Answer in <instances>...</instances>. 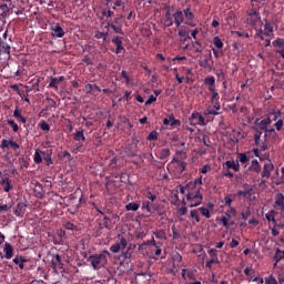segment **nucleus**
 Segmentation results:
<instances>
[{
  "instance_id": "f257e3e1",
  "label": "nucleus",
  "mask_w": 284,
  "mask_h": 284,
  "mask_svg": "<svg viewBox=\"0 0 284 284\" xmlns=\"http://www.w3.org/2000/svg\"><path fill=\"white\" fill-rule=\"evenodd\" d=\"M118 237L119 241L110 246V252H112V254H119V252H121L118 256L119 261L123 258L124 262L130 263L133 256V253L130 251L132 250V244L128 246V239L121 234H119Z\"/></svg>"
},
{
  "instance_id": "f03ea898",
  "label": "nucleus",
  "mask_w": 284,
  "mask_h": 284,
  "mask_svg": "<svg viewBox=\"0 0 284 284\" xmlns=\"http://www.w3.org/2000/svg\"><path fill=\"white\" fill-rule=\"evenodd\" d=\"M185 159H187L185 152L176 151L175 156L172 159L168 166L169 172H173L174 174H183L186 168Z\"/></svg>"
},
{
  "instance_id": "7ed1b4c3",
  "label": "nucleus",
  "mask_w": 284,
  "mask_h": 284,
  "mask_svg": "<svg viewBox=\"0 0 284 284\" xmlns=\"http://www.w3.org/2000/svg\"><path fill=\"white\" fill-rule=\"evenodd\" d=\"M110 252L104 250L99 254L90 255L88 257V262L91 264L93 270L99 271L101 267H105L108 265V258H110Z\"/></svg>"
},
{
  "instance_id": "20e7f679",
  "label": "nucleus",
  "mask_w": 284,
  "mask_h": 284,
  "mask_svg": "<svg viewBox=\"0 0 284 284\" xmlns=\"http://www.w3.org/2000/svg\"><path fill=\"white\" fill-rule=\"evenodd\" d=\"M186 201L190 203V207H199L203 203V195L199 192V187H195L194 191L186 194Z\"/></svg>"
},
{
  "instance_id": "39448f33",
  "label": "nucleus",
  "mask_w": 284,
  "mask_h": 284,
  "mask_svg": "<svg viewBox=\"0 0 284 284\" xmlns=\"http://www.w3.org/2000/svg\"><path fill=\"white\" fill-rule=\"evenodd\" d=\"M247 14H248L247 23L252 26V28H255L256 30V26L261 23V14L258 13V11H256V9H251L247 12Z\"/></svg>"
},
{
  "instance_id": "423d86ee",
  "label": "nucleus",
  "mask_w": 284,
  "mask_h": 284,
  "mask_svg": "<svg viewBox=\"0 0 284 284\" xmlns=\"http://www.w3.org/2000/svg\"><path fill=\"white\" fill-rule=\"evenodd\" d=\"M209 256H210V260L206 261L205 267L207 270H212V265H214V264L219 265V263H220V261H219V251H216V248H210L209 250Z\"/></svg>"
},
{
  "instance_id": "0eeeda50",
  "label": "nucleus",
  "mask_w": 284,
  "mask_h": 284,
  "mask_svg": "<svg viewBox=\"0 0 284 284\" xmlns=\"http://www.w3.org/2000/svg\"><path fill=\"white\" fill-rule=\"evenodd\" d=\"M256 37H258L260 39H264L263 34H265L266 37H272V34H274V24L265 22L264 33L262 29H256Z\"/></svg>"
},
{
  "instance_id": "6e6552de",
  "label": "nucleus",
  "mask_w": 284,
  "mask_h": 284,
  "mask_svg": "<svg viewBox=\"0 0 284 284\" xmlns=\"http://www.w3.org/2000/svg\"><path fill=\"white\" fill-rule=\"evenodd\" d=\"M239 196H244V199H247L248 201H254L256 196H254V189L252 186H246L244 190L239 191Z\"/></svg>"
},
{
  "instance_id": "1a4fd4ad",
  "label": "nucleus",
  "mask_w": 284,
  "mask_h": 284,
  "mask_svg": "<svg viewBox=\"0 0 284 284\" xmlns=\"http://www.w3.org/2000/svg\"><path fill=\"white\" fill-rule=\"evenodd\" d=\"M52 32L51 36L54 39H62V37H65V31H63V28H61V24L55 23L52 28H51Z\"/></svg>"
},
{
  "instance_id": "9d476101",
  "label": "nucleus",
  "mask_w": 284,
  "mask_h": 284,
  "mask_svg": "<svg viewBox=\"0 0 284 284\" xmlns=\"http://www.w3.org/2000/svg\"><path fill=\"white\" fill-rule=\"evenodd\" d=\"M191 125H205V118L200 113H192L190 118Z\"/></svg>"
},
{
  "instance_id": "9b49d317",
  "label": "nucleus",
  "mask_w": 284,
  "mask_h": 284,
  "mask_svg": "<svg viewBox=\"0 0 284 284\" xmlns=\"http://www.w3.org/2000/svg\"><path fill=\"white\" fill-rule=\"evenodd\" d=\"M219 110H221V103L215 102V104L213 105H209L205 110H204V114L207 115H212V116H216L219 115Z\"/></svg>"
},
{
  "instance_id": "f8f14e48",
  "label": "nucleus",
  "mask_w": 284,
  "mask_h": 284,
  "mask_svg": "<svg viewBox=\"0 0 284 284\" xmlns=\"http://www.w3.org/2000/svg\"><path fill=\"white\" fill-rule=\"evenodd\" d=\"M274 170V164L268 160L267 163L264 164L262 171V179H270L272 171Z\"/></svg>"
},
{
  "instance_id": "ddd939ff",
  "label": "nucleus",
  "mask_w": 284,
  "mask_h": 284,
  "mask_svg": "<svg viewBox=\"0 0 284 284\" xmlns=\"http://www.w3.org/2000/svg\"><path fill=\"white\" fill-rule=\"evenodd\" d=\"M85 92L87 94H93L94 97H99L101 88H99V85L97 84H87Z\"/></svg>"
},
{
  "instance_id": "4468645a",
  "label": "nucleus",
  "mask_w": 284,
  "mask_h": 284,
  "mask_svg": "<svg viewBox=\"0 0 284 284\" xmlns=\"http://www.w3.org/2000/svg\"><path fill=\"white\" fill-rule=\"evenodd\" d=\"M0 185H2L3 192H10L14 187L10 178H1Z\"/></svg>"
},
{
  "instance_id": "2eb2a0df",
  "label": "nucleus",
  "mask_w": 284,
  "mask_h": 284,
  "mask_svg": "<svg viewBox=\"0 0 284 284\" xmlns=\"http://www.w3.org/2000/svg\"><path fill=\"white\" fill-rule=\"evenodd\" d=\"M10 50H11L10 44H8L6 40L1 39V36H0V54H8V57H10Z\"/></svg>"
},
{
  "instance_id": "dca6fc26",
  "label": "nucleus",
  "mask_w": 284,
  "mask_h": 284,
  "mask_svg": "<svg viewBox=\"0 0 284 284\" xmlns=\"http://www.w3.org/2000/svg\"><path fill=\"white\" fill-rule=\"evenodd\" d=\"M164 125H170L171 128H174V125H181V121L174 119V115H169L168 118L163 119Z\"/></svg>"
},
{
  "instance_id": "f3484780",
  "label": "nucleus",
  "mask_w": 284,
  "mask_h": 284,
  "mask_svg": "<svg viewBox=\"0 0 284 284\" xmlns=\"http://www.w3.org/2000/svg\"><path fill=\"white\" fill-rule=\"evenodd\" d=\"M173 18L175 26L179 28V26H181V23H183L185 20V14H183V11L178 10L174 12Z\"/></svg>"
},
{
  "instance_id": "a211bd4d",
  "label": "nucleus",
  "mask_w": 284,
  "mask_h": 284,
  "mask_svg": "<svg viewBox=\"0 0 284 284\" xmlns=\"http://www.w3.org/2000/svg\"><path fill=\"white\" fill-rule=\"evenodd\" d=\"M3 252H4V258H7V260H10V258H12V256H14V248L8 242L4 244Z\"/></svg>"
},
{
  "instance_id": "6ab92c4d",
  "label": "nucleus",
  "mask_w": 284,
  "mask_h": 284,
  "mask_svg": "<svg viewBox=\"0 0 284 284\" xmlns=\"http://www.w3.org/2000/svg\"><path fill=\"white\" fill-rule=\"evenodd\" d=\"M50 83H49V87L48 88H54V90H59V83H61L62 81H65V77H60V78H54V77H51L50 79Z\"/></svg>"
},
{
  "instance_id": "aec40b11",
  "label": "nucleus",
  "mask_w": 284,
  "mask_h": 284,
  "mask_svg": "<svg viewBox=\"0 0 284 284\" xmlns=\"http://www.w3.org/2000/svg\"><path fill=\"white\" fill-rule=\"evenodd\" d=\"M268 125H272V119L266 118L258 122L257 126L260 130H263L264 132H267Z\"/></svg>"
},
{
  "instance_id": "412c9836",
  "label": "nucleus",
  "mask_w": 284,
  "mask_h": 284,
  "mask_svg": "<svg viewBox=\"0 0 284 284\" xmlns=\"http://www.w3.org/2000/svg\"><path fill=\"white\" fill-rule=\"evenodd\" d=\"M275 205L280 207L281 212H284V195L283 193L276 194Z\"/></svg>"
},
{
  "instance_id": "4be33fe9",
  "label": "nucleus",
  "mask_w": 284,
  "mask_h": 284,
  "mask_svg": "<svg viewBox=\"0 0 284 284\" xmlns=\"http://www.w3.org/2000/svg\"><path fill=\"white\" fill-rule=\"evenodd\" d=\"M190 219L192 220V223L196 225V223H201V216L199 215L197 210H191L190 211Z\"/></svg>"
},
{
  "instance_id": "5701e85b",
  "label": "nucleus",
  "mask_w": 284,
  "mask_h": 284,
  "mask_svg": "<svg viewBox=\"0 0 284 284\" xmlns=\"http://www.w3.org/2000/svg\"><path fill=\"white\" fill-rule=\"evenodd\" d=\"M202 184H203V176H200L194 182L189 183V185H194V186H191L192 192H194V190H196V187H199V192H201Z\"/></svg>"
},
{
  "instance_id": "b1692460",
  "label": "nucleus",
  "mask_w": 284,
  "mask_h": 284,
  "mask_svg": "<svg viewBox=\"0 0 284 284\" xmlns=\"http://www.w3.org/2000/svg\"><path fill=\"white\" fill-rule=\"evenodd\" d=\"M13 263L18 265L21 270H23L24 264L28 263V260L23 258V256H16L13 258Z\"/></svg>"
},
{
  "instance_id": "393cba45",
  "label": "nucleus",
  "mask_w": 284,
  "mask_h": 284,
  "mask_svg": "<svg viewBox=\"0 0 284 284\" xmlns=\"http://www.w3.org/2000/svg\"><path fill=\"white\" fill-rule=\"evenodd\" d=\"M13 116L20 121V123H28V120L21 115V111H19V106H16L13 111Z\"/></svg>"
},
{
  "instance_id": "a878e982",
  "label": "nucleus",
  "mask_w": 284,
  "mask_h": 284,
  "mask_svg": "<svg viewBox=\"0 0 284 284\" xmlns=\"http://www.w3.org/2000/svg\"><path fill=\"white\" fill-rule=\"evenodd\" d=\"M182 278H184V281H185V278H189V281H194V273L187 268H183L182 270Z\"/></svg>"
},
{
  "instance_id": "bb28decb",
  "label": "nucleus",
  "mask_w": 284,
  "mask_h": 284,
  "mask_svg": "<svg viewBox=\"0 0 284 284\" xmlns=\"http://www.w3.org/2000/svg\"><path fill=\"white\" fill-rule=\"evenodd\" d=\"M225 165L229 170H234L235 172H239L240 170V165L239 162H234V161H226Z\"/></svg>"
},
{
  "instance_id": "cd10ccee",
  "label": "nucleus",
  "mask_w": 284,
  "mask_h": 284,
  "mask_svg": "<svg viewBox=\"0 0 284 284\" xmlns=\"http://www.w3.org/2000/svg\"><path fill=\"white\" fill-rule=\"evenodd\" d=\"M8 12H10L8 4L0 6V19H6V17H8Z\"/></svg>"
},
{
  "instance_id": "c85d7f7f",
  "label": "nucleus",
  "mask_w": 284,
  "mask_h": 284,
  "mask_svg": "<svg viewBox=\"0 0 284 284\" xmlns=\"http://www.w3.org/2000/svg\"><path fill=\"white\" fill-rule=\"evenodd\" d=\"M59 265H61V255L55 254V255H53L51 266L53 267V270H57V267H59Z\"/></svg>"
},
{
  "instance_id": "c756f323",
  "label": "nucleus",
  "mask_w": 284,
  "mask_h": 284,
  "mask_svg": "<svg viewBox=\"0 0 284 284\" xmlns=\"http://www.w3.org/2000/svg\"><path fill=\"white\" fill-rule=\"evenodd\" d=\"M232 219V215L229 213H224L221 217V222L224 225V227H230V220Z\"/></svg>"
},
{
  "instance_id": "7c9ffc66",
  "label": "nucleus",
  "mask_w": 284,
  "mask_h": 284,
  "mask_svg": "<svg viewBox=\"0 0 284 284\" xmlns=\"http://www.w3.org/2000/svg\"><path fill=\"white\" fill-rule=\"evenodd\" d=\"M108 28H111L115 34H123V29L121 26L113 24L112 22H108Z\"/></svg>"
},
{
  "instance_id": "2f4dec72",
  "label": "nucleus",
  "mask_w": 284,
  "mask_h": 284,
  "mask_svg": "<svg viewBox=\"0 0 284 284\" xmlns=\"http://www.w3.org/2000/svg\"><path fill=\"white\" fill-rule=\"evenodd\" d=\"M151 203H150V201H148V200H143L142 201V210L144 211V212H148V214H152V207H151Z\"/></svg>"
},
{
  "instance_id": "473e14b6",
  "label": "nucleus",
  "mask_w": 284,
  "mask_h": 284,
  "mask_svg": "<svg viewBox=\"0 0 284 284\" xmlns=\"http://www.w3.org/2000/svg\"><path fill=\"white\" fill-rule=\"evenodd\" d=\"M139 207H141V204H139V203H129L125 205L126 212H136V210H139Z\"/></svg>"
},
{
  "instance_id": "72a5a7b5",
  "label": "nucleus",
  "mask_w": 284,
  "mask_h": 284,
  "mask_svg": "<svg viewBox=\"0 0 284 284\" xmlns=\"http://www.w3.org/2000/svg\"><path fill=\"white\" fill-rule=\"evenodd\" d=\"M192 187H194V184H186L185 186H180V192L181 194H185V196H187V194L192 192Z\"/></svg>"
},
{
  "instance_id": "f704fd0d",
  "label": "nucleus",
  "mask_w": 284,
  "mask_h": 284,
  "mask_svg": "<svg viewBox=\"0 0 284 284\" xmlns=\"http://www.w3.org/2000/svg\"><path fill=\"white\" fill-rule=\"evenodd\" d=\"M170 154H171L170 149H162L159 152V159H161V161H165V159H168Z\"/></svg>"
},
{
  "instance_id": "c9c22d12",
  "label": "nucleus",
  "mask_w": 284,
  "mask_h": 284,
  "mask_svg": "<svg viewBox=\"0 0 284 284\" xmlns=\"http://www.w3.org/2000/svg\"><path fill=\"white\" fill-rule=\"evenodd\" d=\"M192 48L195 50V52H203V44H201V41L199 40L192 42Z\"/></svg>"
},
{
  "instance_id": "e433bc0d",
  "label": "nucleus",
  "mask_w": 284,
  "mask_h": 284,
  "mask_svg": "<svg viewBox=\"0 0 284 284\" xmlns=\"http://www.w3.org/2000/svg\"><path fill=\"white\" fill-rule=\"evenodd\" d=\"M23 210H26V204L19 203L14 210L16 216H21V214H23Z\"/></svg>"
},
{
  "instance_id": "4c0bfd02",
  "label": "nucleus",
  "mask_w": 284,
  "mask_h": 284,
  "mask_svg": "<svg viewBox=\"0 0 284 284\" xmlns=\"http://www.w3.org/2000/svg\"><path fill=\"white\" fill-rule=\"evenodd\" d=\"M213 43H214V45L217 47L219 50H223V41L221 40V38L219 36H215L213 38Z\"/></svg>"
},
{
  "instance_id": "58836bf2",
  "label": "nucleus",
  "mask_w": 284,
  "mask_h": 284,
  "mask_svg": "<svg viewBox=\"0 0 284 284\" xmlns=\"http://www.w3.org/2000/svg\"><path fill=\"white\" fill-rule=\"evenodd\" d=\"M204 85H216V79H214V77H206L204 79Z\"/></svg>"
},
{
  "instance_id": "ea45409f",
  "label": "nucleus",
  "mask_w": 284,
  "mask_h": 284,
  "mask_svg": "<svg viewBox=\"0 0 284 284\" xmlns=\"http://www.w3.org/2000/svg\"><path fill=\"white\" fill-rule=\"evenodd\" d=\"M155 236L156 239H160L161 241H165V239H168V235L165 234V231L163 230H158L155 231Z\"/></svg>"
},
{
  "instance_id": "a19ab883",
  "label": "nucleus",
  "mask_w": 284,
  "mask_h": 284,
  "mask_svg": "<svg viewBox=\"0 0 284 284\" xmlns=\"http://www.w3.org/2000/svg\"><path fill=\"white\" fill-rule=\"evenodd\" d=\"M74 141H85V135L83 134V131H78L73 135Z\"/></svg>"
},
{
  "instance_id": "79ce46f5",
  "label": "nucleus",
  "mask_w": 284,
  "mask_h": 284,
  "mask_svg": "<svg viewBox=\"0 0 284 284\" xmlns=\"http://www.w3.org/2000/svg\"><path fill=\"white\" fill-rule=\"evenodd\" d=\"M178 34L181 37L182 41H187V39H190V32L185 30H180Z\"/></svg>"
},
{
  "instance_id": "37998d69",
  "label": "nucleus",
  "mask_w": 284,
  "mask_h": 284,
  "mask_svg": "<svg viewBox=\"0 0 284 284\" xmlns=\"http://www.w3.org/2000/svg\"><path fill=\"white\" fill-rule=\"evenodd\" d=\"M7 123L12 128L13 132H19V124H17L14 120H7Z\"/></svg>"
},
{
  "instance_id": "c03bdc74",
  "label": "nucleus",
  "mask_w": 284,
  "mask_h": 284,
  "mask_svg": "<svg viewBox=\"0 0 284 284\" xmlns=\"http://www.w3.org/2000/svg\"><path fill=\"white\" fill-rule=\"evenodd\" d=\"M239 161L242 164H245L250 161V158H247V154L245 153H239Z\"/></svg>"
},
{
  "instance_id": "a18cd8bd",
  "label": "nucleus",
  "mask_w": 284,
  "mask_h": 284,
  "mask_svg": "<svg viewBox=\"0 0 284 284\" xmlns=\"http://www.w3.org/2000/svg\"><path fill=\"white\" fill-rule=\"evenodd\" d=\"M165 26L166 28H170L173 26L174 21L172 20V17L170 16V12L165 14Z\"/></svg>"
},
{
  "instance_id": "49530a36",
  "label": "nucleus",
  "mask_w": 284,
  "mask_h": 284,
  "mask_svg": "<svg viewBox=\"0 0 284 284\" xmlns=\"http://www.w3.org/2000/svg\"><path fill=\"white\" fill-rule=\"evenodd\" d=\"M33 161L37 164L43 163V159L41 158V153H39V150H36Z\"/></svg>"
},
{
  "instance_id": "de8ad7c7",
  "label": "nucleus",
  "mask_w": 284,
  "mask_h": 284,
  "mask_svg": "<svg viewBox=\"0 0 284 284\" xmlns=\"http://www.w3.org/2000/svg\"><path fill=\"white\" fill-rule=\"evenodd\" d=\"M159 139V132L156 131H151L150 134L148 135V141H156Z\"/></svg>"
},
{
  "instance_id": "09e8293b",
  "label": "nucleus",
  "mask_w": 284,
  "mask_h": 284,
  "mask_svg": "<svg viewBox=\"0 0 284 284\" xmlns=\"http://www.w3.org/2000/svg\"><path fill=\"white\" fill-rule=\"evenodd\" d=\"M273 45H275V48H280L283 49L284 48V40L281 39V38H277L274 42H273Z\"/></svg>"
},
{
  "instance_id": "8fccbe9b",
  "label": "nucleus",
  "mask_w": 284,
  "mask_h": 284,
  "mask_svg": "<svg viewBox=\"0 0 284 284\" xmlns=\"http://www.w3.org/2000/svg\"><path fill=\"white\" fill-rule=\"evenodd\" d=\"M199 210H200L202 216H205V219H210V216H211L210 209L201 206Z\"/></svg>"
},
{
  "instance_id": "3c124183",
  "label": "nucleus",
  "mask_w": 284,
  "mask_h": 284,
  "mask_svg": "<svg viewBox=\"0 0 284 284\" xmlns=\"http://www.w3.org/2000/svg\"><path fill=\"white\" fill-rule=\"evenodd\" d=\"M261 136H263V132H261V131H257V132L254 134L255 145H261Z\"/></svg>"
},
{
  "instance_id": "603ef678",
  "label": "nucleus",
  "mask_w": 284,
  "mask_h": 284,
  "mask_svg": "<svg viewBox=\"0 0 284 284\" xmlns=\"http://www.w3.org/2000/svg\"><path fill=\"white\" fill-rule=\"evenodd\" d=\"M220 99H221V97L219 95V92H217V91H215V92L212 93L211 102H212L213 104L219 103V100H220Z\"/></svg>"
},
{
  "instance_id": "864d4df0",
  "label": "nucleus",
  "mask_w": 284,
  "mask_h": 284,
  "mask_svg": "<svg viewBox=\"0 0 284 284\" xmlns=\"http://www.w3.org/2000/svg\"><path fill=\"white\" fill-rule=\"evenodd\" d=\"M283 258H284V251L276 248V255H275L276 263H278V261H281Z\"/></svg>"
},
{
  "instance_id": "5fc2aeb1",
  "label": "nucleus",
  "mask_w": 284,
  "mask_h": 284,
  "mask_svg": "<svg viewBox=\"0 0 284 284\" xmlns=\"http://www.w3.org/2000/svg\"><path fill=\"white\" fill-rule=\"evenodd\" d=\"M184 14H185V17H186V19H187L189 21H192V19H194V13H192V11H190V8H186V9L184 10Z\"/></svg>"
},
{
  "instance_id": "6e6d98bb",
  "label": "nucleus",
  "mask_w": 284,
  "mask_h": 284,
  "mask_svg": "<svg viewBox=\"0 0 284 284\" xmlns=\"http://www.w3.org/2000/svg\"><path fill=\"white\" fill-rule=\"evenodd\" d=\"M252 169H253L255 172H261V165H258V161H257V160H253V161H252Z\"/></svg>"
},
{
  "instance_id": "4d7b16f0",
  "label": "nucleus",
  "mask_w": 284,
  "mask_h": 284,
  "mask_svg": "<svg viewBox=\"0 0 284 284\" xmlns=\"http://www.w3.org/2000/svg\"><path fill=\"white\" fill-rule=\"evenodd\" d=\"M146 199H149V201H151L152 203H154V201H156V194L152 193V191H149L146 193Z\"/></svg>"
},
{
  "instance_id": "13d9d810",
  "label": "nucleus",
  "mask_w": 284,
  "mask_h": 284,
  "mask_svg": "<svg viewBox=\"0 0 284 284\" xmlns=\"http://www.w3.org/2000/svg\"><path fill=\"white\" fill-rule=\"evenodd\" d=\"M1 150H6L7 148H10V140L3 139L0 144Z\"/></svg>"
},
{
  "instance_id": "bf43d9fd",
  "label": "nucleus",
  "mask_w": 284,
  "mask_h": 284,
  "mask_svg": "<svg viewBox=\"0 0 284 284\" xmlns=\"http://www.w3.org/2000/svg\"><path fill=\"white\" fill-rule=\"evenodd\" d=\"M266 221H272L273 223H276V217H274V212L265 214Z\"/></svg>"
},
{
  "instance_id": "052dcab7",
  "label": "nucleus",
  "mask_w": 284,
  "mask_h": 284,
  "mask_svg": "<svg viewBox=\"0 0 284 284\" xmlns=\"http://www.w3.org/2000/svg\"><path fill=\"white\" fill-rule=\"evenodd\" d=\"M40 129L43 130L44 132H49L50 131V124H48V122L43 121L40 124Z\"/></svg>"
},
{
  "instance_id": "680f3d73",
  "label": "nucleus",
  "mask_w": 284,
  "mask_h": 284,
  "mask_svg": "<svg viewBox=\"0 0 284 284\" xmlns=\"http://www.w3.org/2000/svg\"><path fill=\"white\" fill-rule=\"evenodd\" d=\"M156 102V95H150L145 101V105H152V103Z\"/></svg>"
},
{
  "instance_id": "e2e57ef3",
  "label": "nucleus",
  "mask_w": 284,
  "mask_h": 284,
  "mask_svg": "<svg viewBox=\"0 0 284 284\" xmlns=\"http://www.w3.org/2000/svg\"><path fill=\"white\" fill-rule=\"evenodd\" d=\"M216 77L221 80V81H225V72L223 70H217L216 71Z\"/></svg>"
},
{
  "instance_id": "0e129e2a",
  "label": "nucleus",
  "mask_w": 284,
  "mask_h": 284,
  "mask_svg": "<svg viewBox=\"0 0 284 284\" xmlns=\"http://www.w3.org/2000/svg\"><path fill=\"white\" fill-rule=\"evenodd\" d=\"M178 214L180 216H185V214H187V209L185 206L179 207L178 209Z\"/></svg>"
},
{
  "instance_id": "69168bd1",
  "label": "nucleus",
  "mask_w": 284,
  "mask_h": 284,
  "mask_svg": "<svg viewBox=\"0 0 284 284\" xmlns=\"http://www.w3.org/2000/svg\"><path fill=\"white\" fill-rule=\"evenodd\" d=\"M112 43H114V45H123V41L121 40L120 37H115L112 39Z\"/></svg>"
},
{
  "instance_id": "338daca9",
  "label": "nucleus",
  "mask_w": 284,
  "mask_h": 284,
  "mask_svg": "<svg viewBox=\"0 0 284 284\" xmlns=\"http://www.w3.org/2000/svg\"><path fill=\"white\" fill-rule=\"evenodd\" d=\"M95 39H103V41H105V39H108V33L98 32L95 33Z\"/></svg>"
},
{
  "instance_id": "774afa93",
  "label": "nucleus",
  "mask_w": 284,
  "mask_h": 284,
  "mask_svg": "<svg viewBox=\"0 0 284 284\" xmlns=\"http://www.w3.org/2000/svg\"><path fill=\"white\" fill-rule=\"evenodd\" d=\"M265 283L266 284H278V281H276L274 278V276L271 275L268 278L265 280Z\"/></svg>"
}]
</instances>
